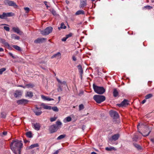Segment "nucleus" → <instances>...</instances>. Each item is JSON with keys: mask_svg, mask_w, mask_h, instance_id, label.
Here are the masks:
<instances>
[{"mask_svg": "<svg viewBox=\"0 0 154 154\" xmlns=\"http://www.w3.org/2000/svg\"><path fill=\"white\" fill-rule=\"evenodd\" d=\"M23 146L22 141L14 140L10 144V147L15 154H20V150Z\"/></svg>", "mask_w": 154, "mask_h": 154, "instance_id": "1", "label": "nucleus"}, {"mask_svg": "<svg viewBox=\"0 0 154 154\" xmlns=\"http://www.w3.org/2000/svg\"><path fill=\"white\" fill-rule=\"evenodd\" d=\"M137 127L138 129L139 128H141L143 130H145V131H144L143 132V134H142V133H140L143 136H147L149 134L150 132V131L149 128L147 126L144 125L143 124H139L137 126Z\"/></svg>", "mask_w": 154, "mask_h": 154, "instance_id": "2", "label": "nucleus"}, {"mask_svg": "<svg viewBox=\"0 0 154 154\" xmlns=\"http://www.w3.org/2000/svg\"><path fill=\"white\" fill-rule=\"evenodd\" d=\"M93 88L94 91L97 94H102L105 92V89L103 87H99L93 84Z\"/></svg>", "mask_w": 154, "mask_h": 154, "instance_id": "3", "label": "nucleus"}, {"mask_svg": "<svg viewBox=\"0 0 154 154\" xmlns=\"http://www.w3.org/2000/svg\"><path fill=\"white\" fill-rule=\"evenodd\" d=\"M57 81L58 82V88L57 90L58 92H61L63 91V87L67 86L66 82L65 81L62 82L58 79H57Z\"/></svg>", "mask_w": 154, "mask_h": 154, "instance_id": "4", "label": "nucleus"}, {"mask_svg": "<svg viewBox=\"0 0 154 154\" xmlns=\"http://www.w3.org/2000/svg\"><path fill=\"white\" fill-rule=\"evenodd\" d=\"M93 98L96 102L98 103H100L103 102L106 99L105 96L97 95H94Z\"/></svg>", "mask_w": 154, "mask_h": 154, "instance_id": "5", "label": "nucleus"}, {"mask_svg": "<svg viewBox=\"0 0 154 154\" xmlns=\"http://www.w3.org/2000/svg\"><path fill=\"white\" fill-rule=\"evenodd\" d=\"M14 14L12 12L3 13L2 14H0V18L3 19H5L8 17L12 16Z\"/></svg>", "mask_w": 154, "mask_h": 154, "instance_id": "6", "label": "nucleus"}, {"mask_svg": "<svg viewBox=\"0 0 154 154\" xmlns=\"http://www.w3.org/2000/svg\"><path fill=\"white\" fill-rule=\"evenodd\" d=\"M59 129L57 126L55 125H53L51 126L49 128V130L51 133L56 132Z\"/></svg>", "mask_w": 154, "mask_h": 154, "instance_id": "7", "label": "nucleus"}, {"mask_svg": "<svg viewBox=\"0 0 154 154\" xmlns=\"http://www.w3.org/2000/svg\"><path fill=\"white\" fill-rule=\"evenodd\" d=\"M110 115L114 119H117L119 117L118 113L115 111L111 110L109 112Z\"/></svg>", "mask_w": 154, "mask_h": 154, "instance_id": "8", "label": "nucleus"}, {"mask_svg": "<svg viewBox=\"0 0 154 154\" xmlns=\"http://www.w3.org/2000/svg\"><path fill=\"white\" fill-rule=\"evenodd\" d=\"M4 3L5 5H8L9 6H13L15 8L17 6L16 4L12 1L6 0L4 2Z\"/></svg>", "mask_w": 154, "mask_h": 154, "instance_id": "9", "label": "nucleus"}, {"mask_svg": "<svg viewBox=\"0 0 154 154\" xmlns=\"http://www.w3.org/2000/svg\"><path fill=\"white\" fill-rule=\"evenodd\" d=\"M46 39L44 38H38L34 41V42L36 44L42 43L45 41Z\"/></svg>", "mask_w": 154, "mask_h": 154, "instance_id": "10", "label": "nucleus"}, {"mask_svg": "<svg viewBox=\"0 0 154 154\" xmlns=\"http://www.w3.org/2000/svg\"><path fill=\"white\" fill-rule=\"evenodd\" d=\"M52 29H42L40 31L41 33L43 35H47L52 32Z\"/></svg>", "mask_w": 154, "mask_h": 154, "instance_id": "11", "label": "nucleus"}, {"mask_svg": "<svg viewBox=\"0 0 154 154\" xmlns=\"http://www.w3.org/2000/svg\"><path fill=\"white\" fill-rule=\"evenodd\" d=\"M29 101L26 99H22L17 101V103L18 104L25 105Z\"/></svg>", "mask_w": 154, "mask_h": 154, "instance_id": "12", "label": "nucleus"}, {"mask_svg": "<svg viewBox=\"0 0 154 154\" xmlns=\"http://www.w3.org/2000/svg\"><path fill=\"white\" fill-rule=\"evenodd\" d=\"M41 109L38 108L37 107L35 108V109L34 111V112L36 116H39L41 115L42 113V111L41 110Z\"/></svg>", "mask_w": 154, "mask_h": 154, "instance_id": "13", "label": "nucleus"}, {"mask_svg": "<svg viewBox=\"0 0 154 154\" xmlns=\"http://www.w3.org/2000/svg\"><path fill=\"white\" fill-rule=\"evenodd\" d=\"M87 5L86 0H80V2L79 5V8L81 9H83Z\"/></svg>", "mask_w": 154, "mask_h": 154, "instance_id": "14", "label": "nucleus"}, {"mask_svg": "<svg viewBox=\"0 0 154 154\" xmlns=\"http://www.w3.org/2000/svg\"><path fill=\"white\" fill-rule=\"evenodd\" d=\"M33 127L36 130L38 131L40 130L41 125L39 123H35L32 124Z\"/></svg>", "mask_w": 154, "mask_h": 154, "instance_id": "15", "label": "nucleus"}, {"mask_svg": "<svg viewBox=\"0 0 154 154\" xmlns=\"http://www.w3.org/2000/svg\"><path fill=\"white\" fill-rule=\"evenodd\" d=\"M120 135L119 134H117L113 135L111 138L109 139V140L112 141L113 140H116L119 138Z\"/></svg>", "mask_w": 154, "mask_h": 154, "instance_id": "16", "label": "nucleus"}, {"mask_svg": "<svg viewBox=\"0 0 154 154\" xmlns=\"http://www.w3.org/2000/svg\"><path fill=\"white\" fill-rule=\"evenodd\" d=\"M22 94V92L20 90L16 91L14 93V96L16 98L19 97H20Z\"/></svg>", "mask_w": 154, "mask_h": 154, "instance_id": "17", "label": "nucleus"}, {"mask_svg": "<svg viewBox=\"0 0 154 154\" xmlns=\"http://www.w3.org/2000/svg\"><path fill=\"white\" fill-rule=\"evenodd\" d=\"M61 57V54L59 52H58L56 54L53 55L51 57V58H56L57 59H60Z\"/></svg>", "mask_w": 154, "mask_h": 154, "instance_id": "18", "label": "nucleus"}, {"mask_svg": "<svg viewBox=\"0 0 154 154\" xmlns=\"http://www.w3.org/2000/svg\"><path fill=\"white\" fill-rule=\"evenodd\" d=\"M128 100L126 99H124L120 104H118V105L119 106H123L127 105L128 104Z\"/></svg>", "mask_w": 154, "mask_h": 154, "instance_id": "19", "label": "nucleus"}, {"mask_svg": "<svg viewBox=\"0 0 154 154\" xmlns=\"http://www.w3.org/2000/svg\"><path fill=\"white\" fill-rule=\"evenodd\" d=\"M113 96L114 97H117L119 95V92L115 88L113 90Z\"/></svg>", "mask_w": 154, "mask_h": 154, "instance_id": "20", "label": "nucleus"}, {"mask_svg": "<svg viewBox=\"0 0 154 154\" xmlns=\"http://www.w3.org/2000/svg\"><path fill=\"white\" fill-rule=\"evenodd\" d=\"M26 96L32 98L33 96V93L31 91H27L26 94Z\"/></svg>", "mask_w": 154, "mask_h": 154, "instance_id": "21", "label": "nucleus"}, {"mask_svg": "<svg viewBox=\"0 0 154 154\" xmlns=\"http://www.w3.org/2000/svg\"><path fill=\"white\" fill-rule=\"evenodd\" d=\"M85 14L84 11L82 10H80L77 11L75 13V14L77 15L80 14Z\"/></svg>", "mask_w": 154, "mask_h": 154, "instance_id": "22", "label": "nucleus"}, {"mask_svg": "<svg viewBox=\"0 0 154 154\" xmlns=\"http://www.w3.org/2000/svg\"><path fill=\"white\" fill-rule=\"evenodd\" d=\"M72 118L70 116H68L66 118L63 120L65 123L69 122L71 121Z\"/></svg>", "mask_w": 154, "mask_h": 154, "instance_id": "23", "label": "nucleus"}, {"mask_svg": "<svg viewBox=\"0 0 154 154\" xmlns=\"http://www.w3.org/2000/svg\"><path fill=\"white\" fill-rule=\"evenodd\" d=\"M39 146L38 143H36L33 144L31 145L29 147V149H31L35 147H38Z\"/></svg>", "mask_w": 154, "mask_h": 154, "instance_id": "24", "label": "nucleus"}, {"mask_svg": "<svg viewBox=\"0 0 154 154\" xmlns=\"http://www.w3.org/2000/svg\"><path fill=\"white\" fill-rule=\"evenodd\" d=\"M78 69L79 70V72L80 73L81 75L83 73V71L82 70V69L81 66L80 65H79L78 66Z\"/></svg>", "mask_w": 154, "mask_h": 154, "instance_id": "25", "label": "nucleus"}, {"mask_svg": "<svg viewBox=\"0 0 154 154\" xmlns=\"http://www.w3.org/2000/svg\"><path fill=\"white\" fill-rule=\"evenodd\" d=\"M5 25H7L5 24H0V28L5 29H10L8 27L5 26Z\"/></svg>", "mask_w": 154, "mask_h": 154, "instance_id": "26", "label": "nucleus"}, {"mask_svg": "<svg viewBox=\"0 0 154 154\" xmlns=\"http://www.w3.org/2000/svg\"><path fill=\"white\" fill-rule=\"evenodd\" d=\"M11 38H12L17 40H19L20 38L18 36L14 34L11 35Z\"/></svg>", "mask_w": 154, "mask_h": 154, "instance_id": "27", "label": "nucleus"}, {"mask_svg": "<svg viewBox=\"0 0 154 154\" xmlns=\"http://www.w3.org/2000/svg\"><path fill=\"white\" fill-rule=\"evenodd\" d=\"M66 26H65L63 23H62L61 24V26L60 27H58V29H65Z\"/></svg>", "mask_w": 154, "mask_h": 154, "instance_id": "28", "label": "nucleus"}, {"mask_svg": "<svg viewBox=\"0 0 154 154\" xmlns=\"http://www.w3.org/2000/svg\"><path fill=\"white\" fill-rule=\"evenodd\" d=\"M62 125V123L60 121H57L56 122V124L55 125L57 126V128H59V129L60 127V126L61 125Z\"/></svg>", "mask_w": 154, "mask_h": 154, "instance_id": "29", "label": "nucleus"}, {"mask_svg": "<svg viewBox=\"0 0 154 154\" xmlns=\"http://www.w3.org/2000/svg\"><path fill=\"white\" fill-rule=\"evenodd\" d=\"M153 96V95L152 94H149L146 95L145 97V98L146 99H148L151 98Z\"/></svg>", "mask_w": 154, "mask_h": 154, "instance_id": "30", "label": "nucleus"}, {"mask_svg": "<svg viewBox=\"0 0 154 154\" xmlns=\"http://www.w3.org/2000/svg\"><path fill=\"white\" fill-rule=\"evenodd\" d=\"M6 113L5 112H2L1 113V118H5L6 117Z\"/></svg>", "mask_w": 154, "mask_h": 154, "instance_id": "31", "label": "nucleus"}, {"mask_svg": "<svg viewBox=\"0 0 154 154\" xmlns=\"http://www.w3.org/2000/svg\"><path fill=\"white\" fill-rule=\"evenodd\" d=\"M65 137L66 135L65 134L61 135L57 137V139L58 140H61L64 138Z\"/></svg>", "mask_w": 154, "mask_h": 154, "instance_id": "32", "label": "nucleus"}, {"mask_svg": "<svg viewBox=\"0 0 154 154\" xmlns=\"http://www.w3.org/2000/svg\"><path fill=\"white\" fill-rule=\"evenodd\" d=\"M14 48L18 51H21V48L18 46L16 45H14L13 46Z\"/></svg>", "mask_w": 154, "mask_h": 154, "instance_id": "33", "label": "nucleus"}, {"mask_svg": "<svg viewBox=\"0 0 154 154\" xmlns=\"http://www.w3.org/2000/svg\"><path fill=\"white\" fill-rule=\"evenodd\" d=\"M14 31L15 32H17V33L19 34V35H22V32L21 31L20 29H13Z\"/></svg>", "mask_w": 154, "mask_h": 154, "instance_id": "34", "label": "nucleus"}, {"mask_svg": "<svg viewBox=\"0 0 154 154\" xmlns=\"http://www.w3.org/2000/svg\"><path fill=\"white\" fill-rule=\"evenodd\" d=\"M133 145L134 147L137 148L138 149H141V146L135 143H134Z\"/></svg>", "mask_w": 154, "mask_h": 154, "instance_id": "35", "label": "nucleus"}, {"mask_svg": "<svg viewBox=\"0 0 154 154\" xmlns=\"http://www.w3.org/2000/svg\"><path fill=\"white\" fill-rule=\"evenodd\" d=\"M26 135L27 137H28L31 138L32 137V133L30 132H27L26 134Z\"/></svg>", "mask_w": 154, "mask_h": 154, "instance_id": "36", "label": "nucleus"}, {"mask_svg": "<svg viewBox=\"0 0 154 154\" xmlns=\"http://www.w3.org/2000/svg\"><path fill=\"white\" fill-rule=\"evenodd\" d=\"M46 105L44 103H42L41 105V107H40V109H42V108H43L45 109L46 107Z\"/></svg>", "mask_w": 154, "mask_h": 154, "instance_id": "37", "label": "nucleus"}, {"mask_svg": "<svg viewBox=\"0 0 154 154\" xmlns=\"http://www.w3.org/2000/svg\"><path fill=\"white\" fill-rule=\"evenodd\" d=\"M51 109L55 112H58L59 111L58 108L57 106H54L53 107H51Z\"/></svg>", "mask_w": 154, "mask_h": 154, "instance_id": "38", "label": "nucleus"}, {"mask_svg": "<svg viewBox=\"0 0 154 154\" xmlns=\"http://www.w3.org/2000/svg\"><path fill=\"white\" fill-rule=\"evenodd\" d=\"M6 69L5 68H3L0 69V75H1L2 74L3 72L5 71Z\"/></svg>", "mask_w": 154, "mask_h": 154, "instance_id": "39", "label": "nucleus"}, {"mask_svg": "<svg viewBox=\"0 0 154 154\" xmlns=\"http://www.w3.org/2000/svg\"><path fill=\"white\" fill-rule=\"evenodd\" d=\"M84 106L82 104L80 105L79 106V110L80 111L83 109H84Z\"/></svg>", "mask_w": 154, "mask_h": 154, "instance_id": "40", "label": "nucleus"}, {"mask_svg": "<svg viewBox=\"0 0 154 154\" xmlns=\"http://www.w3.org/2000/svg\"><path fill=\"white\" fill-rule=\"evenodd\" d=\"M114 149V148L113 147H106L105 149L107 151H111L112 149Z\"/></svg>", "mask_w": 154, "mask_h": 154, "instance_id": "41", "label": "nucleus"}, {"mask_svg": "<svg viewBox=\"0 0 154 154\" xmlns=\"http://www.w3.org/2000/svg\"><path fill=\"white\" fill-rule=\"evenodd\" d=\"M57 119V118L56 117L51 118L50 119V121L51 122H53L54 121L56 120Z\"/></svg>", "mask_w": 154, "mask_h": 154, "instance_id": "42", "label": "nucleus"}, {"mask_svg": "<svg viewBox=\"0 0 154 154\" xmlns=\"http://www.w3.org/2000/svg\"><path fill=\"white\" fill-rule=\"evenodd\" d=\"M4 45L7 48H9L10 47V45L7 42H5L4 43Z\"/></svg>", "mask_w": 154, "mask_h": 154, "instance_id": "43", "label": "nucleus"}, {"mask_svg": "<svg viewBox=\"0 0 154 154\" xmlns=\"http://www.w3.org/2000/svg\"><path fill=\"white\" fill-rule=\"evenodd\" d=\"M72 33H70L69 34L67 35H66V37L67 38V39L69 38V37H71L72 35Z\"/></svg>", "mask_w": 154, "mask_h": 154, "instance_id": "44", "label": "nucleus"}, {"mask_svg": "<svg viewBox=\"0 0 154 154\" xmlns=\"http://www.w3.org/2000/svg\"><path fill=\"white\" fill-rule=\"evenodd\" d=\"M41 97L44 100H46V98L47 97L45 96H44L43 95H41Z\"/></svg>", "mask_w": 154, "mask_h": 154, "instance_id": "45", "label": "nucleus"}, {"mask_svg": "<svg viewBox=\"0 0 154 154\" xmlns=\"http://www.w3.org/2000/svg\"><path fill=\"white\" fill-rule=\"evenodd\" d=\"M24 9L26 11V13H28L29 12V11L30 10L29 8L28 7L24 8Z\"/></svg>", "mask_w": 154, "mask_h": 154, "instance_id": "46", "label": "nucleus"}, {"mask_svg": "<svg viewBox=\"0 0 154 154\" xmlns=\"http://www.w3.org/2000/svg\"><path fill=\"white\" fill-rule=\"evenodd\" d=\"M144 8L148 9H150L152 8V7L150 6L147 5L144 7Z\"/></svg>", "mask_w": 154, "mask_h": 154, "instance_id": "47", "label": "nucleus"}, {"mask_svg": "<svg viewBox=\"0 0 154 154\" xmlns=\"http://www.w3.org/2000/svg\"><path fill=\"white\" fill-rule=\"evenodd\" d=\"M51 109V107L50 106L46 105V107L45 108V109Z\"/></svg>", "mask_w": 154, "mask_h": 154, "instance_id": "48", "label": "nucleus"}, {"mask_svg": "<svg viewBox=\"0 0 154 154\" xmlns=\"http://www.w3.org/2000/svg\"><path fill=\"white\" fill-rule=\"evenodd\" d=\"M8 54H9V55L11 56L12 57L14 58V59H15V58H16V57H15L14 56L13 54H12L11 53H10V52H9L8 53Z\"/></svg>", "mask_w": 154, "mask_h": 154, "instance_id": "49", "label": "nucleus"}, {"mask_svg": "<svg viewBox=\"0 0 154 154\" xmlns=\"http://www.w3.org/2000/svg\"><path fill=\"white\" fill-rule=\"evenodd\" d=\"M51 12H52V13L53 14V15H56V11L54 10L53 9L52 10Z\"/></svg>", "mask_w": 154, "mask_h": 154, "instance_id": "50", "label": "nucleus"}, {"mask_svg": "<svg viewBox=\"0 0 154 154\" xmlns=\"http://www.w3.org/2000/svg\"><path fill=\"white\" fill-rule=\"evenodd\" d=\"M46 100H47V101L54 100V99L53 98H50L47 97Z\"/></svg>", "mask_w": 154, "mask_h": 154, "instance_id": "51", "label": "nucleus"}, {"mask_svg": "<svg viewBox=\"0 0 154 154\" xmlns=\"http://www.w3.org/2000/svg\"><path fill=\"white\" fill-rule=\"evenodd\" d=\"M67 39V38L66 37H63L61 39V40L63 42H65L66 41V39Z\"/></svg>", "mask_w": 154, "mask_h": 154, "instance_id": "52", "label": "nucleus"}, {"mask_svg": "<svg viewBox=\"0 0 154 154\" xmlns=\"http://www.w3.org/2000/svg\"><path fill=\"white\" fill-rule=\"evenodd\" d=\"M1 41L2 43L3 44H4L5 42H6L5 40V39H2L1 40Z\"/></svg>", "mask_w": 154, "mask_h": 154, "instance_id": "53", "label": "nucleus"}, {"mask_svg": "<svg viewBox=\"0 0 154 154\" xmlns=\"http://www.w3.org/2000/svg\"><path fill=\"white\" fill-rule=\"evenodd\" d=\"M72 60H73L74 61H76V58L75 57V56H73L72 57Z\"/></svg>", "mask_w": 154, "mask_h": 154, "instance_id": "54", "label": "nucleus"}, {"mask_svg": "<svg viewBox=\"0 0 154 154\" xmlns=\"http://www.w3.org/2000/svg\"><path fill=\"white\" fill-rule=\"evenodd\" d=\"M47 2L46 1H44V4L46 6V7L47 8H48L49 7L47 5Z\"/></svg>", "mask_w": 154, "mask_h": 154, "instance_id": "55", "label": "nucleus"}, {"mask_svg": "<svg viewBox=\"0 0 154 154\" xmlns=\"http://www.w3.org/2000/svg\"><path fill=\"white\" fill-rule=\"evenodd\" d=\"M7 132L6 131H4L3 132L2 134L4 135H7Z\"/></svg>", "mask_w": 154, "mask_h": 154, "instance_id": "56", "label": "nucleus"}, {"mask_svg": "<svg viewBox=\"0 0 154 154\" xmlns=\"http://www.w3.org/2000/svg\"><path fill=\"white\" fill-rule=\"evenodd\" d=\"M146 99H144V100H143L142 101V102H141V103H142V104H143L144 103L146 102Z\"/></svg>", "mask_w": 154, "mask_h": 154, "instance_id": "57", "label": "nucleus"}, {"mask_svg": "<svg viewBox=\"0 0 154 154\" xmlns=\"http://www.w3.org/2000/svg\"><path fill=\"white\" fill-rule=\"evenodd\" d=\"M59 152V151L58 150L54 152L52 154H58Z\"/></svg>", "mask_w": 154, "mask_h": 154, "instance_id": "58", "label": "nucleus"}, {"mask_svg": "<svg viewBox=\"0 0 154 154\" xmlns=\"http://www.w3.org/2000/svg\"><path fill=\"white\" fill-rule=\"evenodd\" d=\"M150 140L151 141H152L153 143H154V138H151Z\"/></svg>", "mask_w": 154, "mask_h": 154, "instance_id": "59", "label": "nucleus"}, {"mask_svg": "<svg viewBox=\"0 0 154 154\" xmlns=\"http://www.w3.org/2000/svg\"><path fill=\"white\" fill-rule=\"evenodd\" d=\"M45 29H53L52 27L51 26L47 27Z\"/></svg>", "mask_w": 154, "mask_h": 154, "instance_id": "60", "label": "nucleus"}, {"mask_svg": "<svg viewBox=\"0 0 154 154\" xmlns=\"http://www.w3.org/2000/svg\"><path fill=\"white\" fill-rule=\"evenodd\" d=\"M4 51V49L2 48H0V52H2Z\"/></svg>", "mask_w": 154, "mask_h": 154, "instance_id": "61", "label": "nucleus"}, {"mask_svg": "<svg viewBox=\"0 0 154 154\" xmlns=\"http://www.w3.org/2000/svg\"><path fill=\"white\" fill-rule=\"evenodd\" d=\"M12 29H19L18 27H13L12 28Z\"/></svg>", "mask_w": 154, "mask_h": 154, "instance_id": "62", "label": "nucleus"}, {"mask_svg": "<svg viewBox=\"0 0 154 154\" xmlns=\"http://www.w3.org/2000/svg\"><path fill=\"white\" fill-rule=\"evenodd\" d=\"M58 99L59 101L60 100V96H59L58 97Z\"/></svg>", "mask_w": 154, "mask_h": 154, "instance_id": "63", "label": "nucleus"}, {"mask_svg": "<svg viewBox=\"0 0 154 154\" xmlns=\"http://www.w3.org/2000/svg\"><path fill=\"white\" fill-rule=\"evenodd\" d=\"M91 154H97L95 152H91Z\"/></svg>", "mask_w": 154, "mask_h": 154, "instance_id": "64", "label": "nucleus"}]
</instances>
